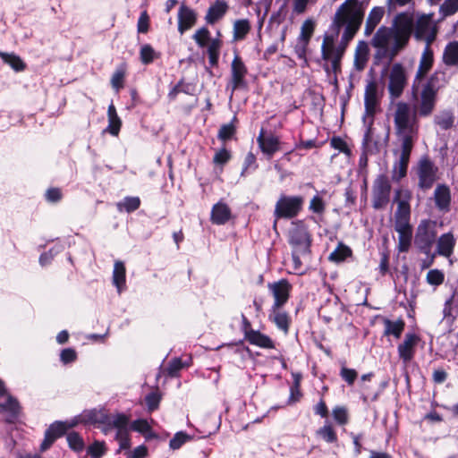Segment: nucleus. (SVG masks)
<instances>
[{
    "label": "nucleus",
    "mask_w": 458,
    "mask_h": 458,
    "mask_svg": "<svg viewBox=\"0 0 458 458\" xmlns=\"http://www.w3.org/2000/svg\"><path fill=\"white\" fill-rule=\"evenodd\" d=\"M67 442L69 446L75 452L82 451L84 448L83 439L76 432H72L67 435Z\"/></svg>",
    "instance_id": "obj_53"
},
{
    "label": "nucleus",
    "mask_w": 458,
    "mask_h": 458,
    "mask_svg": "<svg viewBox=\"0 0 458 458\" xmlns=\"http://www.w3.org/2000/svg\"><path fill=\"white\" fill-rule=\"evenodd\" d=\"M446 83L447 79L445 72L440 70H437L430 75L423 87L437 94V91L444 88Z\"/></svg>",
    "instance_id": "obj_34"
},
{
    "label": "nucleus",
    "mask_w": 458,
    "mask_h": 458,
    "mask_svg": "<svg viewBox=\"0 0 458 458\" xmlns=\"http://www.w3.org/2000/svg\"><path fill=\"white\" fill-rule=\"evenodd\" d=\"M106 453V445L104 442L95 441L88 448V454L93 458H99Z\"/></svg>",
    "instance_id": "obj_55"
},
{
    "label": "nucleus",
    "mask_w": 458,
    "mask_h": 458,
    "mask_svg": "<svg viewBox=\"0 0 458 458\" xmlns=\"http://www.w3.org/2000/svg\"><path fill=\"white\" fill-rule=\"evenodd\" d=\"M243 323L245 325V339L250 344L264 349H275V343L268 335L262 334L259 330L250 328V322L244 317Z\"/></svg>",
    "instance_id": "obj_19"
},
{
    "label": "nucleus",
    "mask_w": 458,
    "mask_h": 458,
    "mask_svg": "<svg viewBox=\"0 0 458 458\" xmlns=\"http://www.w3.org/2000/svg\"><path fill=\"white\" fill-rule=\"evenodd\" d=\"M442 62L449 67L458 69V41L449 42L444 48Z\"/></svg>",
    "instance_id": "obj_32"
},
{
    "label": "nucleus",
    "mask_w": 458,
    "mask_h": 458,
    "mask_svg": "<svg viewBox=\"0 0 458 458\" xmlns=\"http://www.w3.org/2000/svg\"><path fill=\"white\" fill-rule=\"evenodd\" d=\"M434 121L442 130H448L454 125V116L450 111H443L435 116Z\"/></svg>",
    "instance_id": "obj_44"
},
{
    "label": "nucleus",
    "mask_w": 458,
    "mask_h": 458,
    "mask_svg": "<svg viewBox=\"0 0 458 458\" xmlns=\"http://www.w3.org/2000/svg\"><path fill=\"white\" fill-rule=\"evenodd\" d=\"M436 102L437 93L423 87L420 94V99L418 101L416 109L417 114L420 116L430 115L435 109Z\"/></svg>",
    "instance_id": "obj_21"
},
{
    "label": "nucleus",
    "mask_w": 458,
    "mask_h": 458,
    "mask_svg": "<svg viewBox=\"0 0 458 458\" xmlns=\"http://www.w3.org/2000/svg\"><path fill=\"white\" fill-rule=\"evenodd\" d=\"M330 145L332 148L338 149L340 152L344 153L348 157L352 155L351 148L348 147L347 143L340 137H333L330 140Z\"/></svg>",
    "instance_id": "obj_54"
},
{
    "label": "nucleus",
    "mask_w": 458,
    "mask_h": 458,
    "mask_svg": "<svg viewBox=\"0 0 458 458\" xmlns=\"http://www.w3.org/2000/svg\"><path fill=\"white\" fill-rule=\"evenodd\" d=\"M369 48L366 41H359L354 53V67L357 71H362L369 61Z\"/></svg>",
    "instance_id": "obj_29"
},
{
    "label": "nucleus",
    "mask_w": 458,
    "mask_h": 458,
    "mask_svg": "<svg viewBox=\"0 0 458 458\" xmlns=\"http://www.w3.org/2000/svg\"><path fill=\"white\" fill-rule=\"evenodd\" d=\"M316 434L327 443H334L337 440L336 433L330 424H326L322 428H318Z\"/></svg>",
    "instance_id": "obj_48"
},
{
    "label": "nucleus",
    "mask_w": 458,
    "mask_h": 458,
    "mask_svg": "<svg viewBox=\"0 0 458 458\" xmlns=\"http://www.w3.org/2000/svg\"><path fill=\"white\" fill-rule=\"evenodd\" d=\"M140 206V199L139 197H126L116 204L117 209L120 212L125 211L127 213L137 210Z\"/></svg>",
    "instance_id": "obj_42"
},
{
    "label": "nucleus",
    "mask_w": 458,
    "mask_h": 458,
    "mask_svg": "<svg viewBox=\"0 0 458 458\" xmlns=\"http://www.w3.org/2000/svg\"><path fill=\"white\" fill-rule=\"evenodd\" d=\"M407 85V73L402 64H393L389 73L388 92L393 99L401 97Z\"/></svg>",
    "instance_id": "obj_14"
},
{
    "label": "nucleus",
    "mask_w": 458,
    "mask_h": 458,
    "mask_svg": "<svg viewBox=\"0 0 458 458\" xmlns=\"http://www.w3.org/2000/svg\"><path fill=\"white\" fill-rule=\"evenodd\" d=\"M420 342V338L415 334H406L402 344L398 345V354L400 359L408 363L411 361L415 354V349Z\"/></svg>",
    "instance_id": "obj_22"
},
{
    "label": "nucleus",
    "mask_w": 458,
    "mask_h": 458,
    "mask_svg": "<svg viewBox=\"0 0 458 458\" xmlns=\"http://www.w3.org/2000/svg\"><path fill=\"white\" fill-rule=\"evenodd\" d=\"M365 8L360 0H345L335 11L330 30L340 33L344 27V38H353L364 19Z\"/></svg>",
    "instance_id": "obj_6"
},
{
    "label": "nucleus",
    "mask_w": 458,
    "mask_h": 458,
    "mask_svg": "<svg viewBox=\"0 0 458 458\" xmlns=\"http://www.w3.org/2000/svg\"><path fill=\"white\" fill-rule=\"evenodd\" d=\"M196 21V12L184 4H181L178 11V31L180 34L182 35L186 30L192 28Z\"/></svg>",
    "instance_id": "obj_24"
},
{
    "label": "nucleus",
    "mask_w": 458,
    "mask_h": 458,
    "mask_svg": "<svg viewBox=\"0 0 458 458\" xmlns=\"http://www.w3.org/2000/svg\"><path fill=\"white\" fill-rule=\"evenodd\" d=\"M414 19L409 13L394 18L392 27H380L371 39L376 49L375 57L391 62L408 44L412 34Z\"/></svg>",
    "instance_id": "obj_1"
},
{
    "label": "nucleus",
    "mask_w": 458,
    "mask_h": 458,
    "mask_svg": "<svg viewBox=\"0 0 458 458\" xmlns=\"http://www.w3.org/2000/svg\"><path fill=\"white\" fill-rule=\"evenodd\" d=\"M412 33L417 40H423L426 46H431L437 34V27L433 21V14H418L414 16Z\"/></svg>",
    "instance_id": "obj_9"
},
{
    "label": "nucleus",
    "mask_w": 458,
    "mask_h": 458,
    "mask_svg": "<svg viewBox=\"0 0 458 458\" xmlns=\"http://www.w3.org/2000/svg\"><path fill=\"white\" fill-rule=\"evenodd\" d=\"M433 199L437 209L447 213L451 209V191L446 184H438L433 193Z\"/></svg>",
    "instance_id": "obj_23"
},
{
    "label": "nucleus",
    "mask_w": 458,
    "mask_h": 458,
    "mask_svg": "<svg viewBox=\"0 0 458 458\" xmlns=\"http://www.w3.org/2000/svg\"><path fill=\"white\" fill-rule=\"evenodd\" d=\"M458 11V0H446L440 7L444 16H450Z\"/></svg>",
    "instance_id": "obj_57"
},
{
    "label": "nucleus",
    "mask_w": 458,
    "mask_h": 458,
    "mask_svg": "<svg viewBox=\"0 0 458 458\" xmlns=\"http://www.w3.org/2000/svg\"><path fill=\"white\" fill-rule=\"evenodd\" d=\"M77 359V353L72 348L64 349L60 353V360L64 364H68L75 361Z\"/></svg>",
    "instance_id": "obj_64"
},
{
    "label": "nucleus",
    "mask_w": 458,
    "mask_h": 458,
    "mask_svg": "<svg viewBox=\"0 0 458 458\" xmlns=\"http://www.w3.org/2000/svg\"><path fill=\"white\" fill-rule=\"evenodd\" d=\"M383 91L379 90L378 84L375 80L367 82L364 90V107L362 122L366 128L363 136V145L367 146L374 138L373 124L375 115L380 111V101Z\"/></svg>",
    "instance_id": "obj_7"
},
{
    "label": "nucleus",
    "mask_w": 458,
    "mask_h": 458,
    "mask_svg": "<svg viewBox=\"0 0 458 458\" xmlns=\"http://www.w3.org/2000/svg\"><path fill=\"white\" fill-rule=\"evenodd\" d=\"M265 403H259V405H257V403H244L245 409L249 413H252L253 410H259L261 411V415H252L251 418L253 420V422H259L262 418L266 417L267 414H268L271 411H276L278 409V406H272L269 410H267V407H265Z\"/></svg>",
    "instance_id": "obj_39"
},
{
    "label": "nucleus",
    "mask_w": 458,
    "mask_h": 458,
    "mask_svg": "<svg viewBox=\"0 0 458 458\" xmlns=\"http://www.w3.org/2000/svg\"><path fill=\"white\" fill-rule=\"evenodd\" d=\"M333 417L335 420L340 425H344L348 421L347 411L341 406H337L334 409Z\"/></svg>",
    "instance_id": "obj_62"
},
{
    "label": "nucleus",
    "mask_w": 458,
    "mask_h": 458,
    "mask_svg": "<svg viewBox=\"0 0 458 458\" xmlns=\"http://www.w3.org/2000/svg\"><path fill=\"white\" fill-rule=\"evenodd\" d=\"M248 70L242 58L236 55H234L231 64V87L232 90L245 86V77Z\"/></svg>",
    "instance_id": "obj_20"
},
{
    "label": "nucleus",
    "mask_w": 458,
    "mask_h": 458,
    "mask_svg": "<svg viewBox=\"0 0 458 458\" xmlns=\"http://www.w3.org/2000/svg\"><path fill=\"white\" fill-rule=\"evenodd\" d=\"M189 436L183 432L176 433L170 440L169 445L172 449H179L184 443L189 440Z\"/></svg>",
    "instance_id": "obj_60"
},
{
    "label": "nucleus",
    "mask_w": 458,
    "mask_h": 458,
    "mask_svg": "<svg viewBox=\"0 0 458 458\" xmlns=\"http://www.w3.org/2000/svg\"><path fill=\"white\" fill-rule=\"evenodd\" d=\"M228 10V4L224 0H216L212 5L209 6L205 16V21L208 24H215L224 17Z\"/></svg>",
    "instance_id": "obj_27"
},
{
    "label": "nucleus",
    "mask_w": 458,
    "mask_h": 458,
    "mask_svg": "<svg viewBox=\"0 0 458 458\" xmlns=\"http://www.w3.org/2000/svg\"><path fill=\"white\" fill-rule=\"evenodd\" d=\"M456 240L453 233H443L437 241V252L440 256L449 258L454 253Z\"/></svg>",
    "instance_id": "obj_26"
},
{
    "label": "nucleus",
    "mask_w": 458,
    "mask_h": 458,
    "mask_svg": "<svg viewBox=\"0 0 458 458\" xmlns=\"http://www.w3.org/2000/svg\"><path fill=\"white\" fill-rule=\"evenodd\" d=\"M445 274L439 269H430L426 276V281L428 284L435 287L439 286L444 283Z\"/></svg>",
    "instance_id": "obj_52"
},
{
    "label": "nucleus",
    "mask_w": 458,
    "mask_h": 458,
    "mask_svg": "<svg viewBox=\"0 0 458 458\" xmlns=\"http://www.w3.org/2000/svg\"><path fill=\"white\" fill-rule=\"evenodd\" d=\"M0 413L7 422H15L21 413L19 403H0Z\"/></svg>",
    "instance_id": "obj_35"
},
{
    "label": "nucleus",
    "mask_w": 458,
    "mask_h": 458,
    "mask_svg": "<svg viewBox=\"0 0 458 458\" xmlns=\"http://www.w3.org/2000/svg\"><path fill=\"white\" fill-rule=\"evenodd\" d=\"M231 158V154L226 148H221L216 152L213 162L216 165H224L226 164Z\"/></svg>",
    "instance_id": "obj_61"
},
{
    "label": "nucleus",
    "mask_w": 458,
    "mask_h": 458,
    "mask_svg": "<svg viewBox=\"0 0 458 458\" xmlns=\"http://www.w3.org/2000/svg\"><path fill=\"white\" fill-rule=\"evenodd\" d=\"M250 30L248 20H238L233 24V38L235 40L243 39Z\"/></svg>",
    "instance_id": "obj_46"
},
{
    "label": "nucleus",
    "mask_w": 458,
    "mask_h": 458,
    "mask_svg": "<svg viewBox=\"0 0 458 458\" xmlns=\"http://www.w3.org/2000/svg\"><path fill=\"white\" fill-rule=\"evenodd\" d=\"M0 56L4 63L8 64L15 71L20 72L25 69V64L18 55L0 52Z\"/></svg>",
    "instance_id": "obj_47"
},
{
    "label": "nucleus",
    "mask_w": 458,
    "mask_h": 458,
    "mask_svg": "<svg viewBox=\"0 0 458 458\" xmlns=\"http://www.w3.org/2000/svg\"><path fill=\"white\" fill-rule=\"evenodd\" d=\"M444 320L452 325L458 316V306L453 302H450L449 300H446L444 306Z\"/></svg>",
    "instance_id": "obj_50"
},
{
    "label": "nucleus",
    "mask_w": 458,
    "mask_h": 458,
    "mask_svg": "<svg viewBox=\"0 0 458 458\" xmlns=\"http://www.w3.org/2000/svg\"><path fill=\"white\" fill-rule=\"evenodd\" d=\"M315 30V22L311 19L303 21L301 27V32L297 38L295 53L300 59L306 60V54L310 40Z\"/></svg>",
    "instance_id": "obj_17"
},
{
    "label": "nucleus",
    "mask_w": 458,
    "mask_h": 458,
    "mask_svg": "<svg viewBox=\"0 0 458 458\" xmlns=\"http://www.w3.org/2000/svg\"><path fill=\"white\" fill-rule=\"evenodd\" d=\"M82 420L86 423L101 424L105 435L115 429L114 440L119 444L118 451L129 450L131 448L129 438V416L123 412L108 413L105 410L85 411Z\"/></svg>",
    "instance_id": "obj_2"
},
{
    "label": "nucleus",
    "mask_w": 458,
    "mask_h": 458,
    "mask_svg": "<svg viewBox=\"0 0 458 458\" xmlns=\"http://www.w3.org/2000/svg\"><path fill=\"white\" fill-rule=\"evenodd\" d=\"M391 184L388 178L384 175H378L373 184L372 189V207L375 209H383L386 207L390 199Z\"/></svg>",
    "instance_id": "obj_13"
},
{
    "label": "nucleus",
    "mask_w": 458,
    "mask_h": 458,
    "mask_svg": "<svg viewBox=\"0 0 458 458\" xmlns=\"http://www.w3.org/2000/svg\"><path fill=\"white\" fill-rule=\"evenodd\" d=\"M437 223L431 219H422L416 228L414 243L423 253H429L436 242Z\"/></svg>",
    "instance_id": "obj_8"
},
{
    "label": "nucleus",
    "mask_w": 458,
    "mask_h": 458,
    "mask_svg": "<svg viewBox=\"0 0 458 458\" xmlns=\"http://www.w3.org/2000/svg\"><path fill=\"white\" fill-rule=\"evenodd\" d=\"M412 192L406 188L395 190L394 201L397 204L394 215V228L398 233L397 249L407 252L412 241V225H411V200Z\"/></svg>",
    "instance_id": "obj_3"
},
{
    "label": "nucleus",
    "mask_w": 458,
    "mask_h": 458,
    "mask_svg": "<svg viewBox=\"0 0 458 458\" xmlns=\"http://www.w3.org/2000/svg\"><path fill=\"white\" fill-rule=\"evenodd\" d=\"M235 133V127L232 123L223 124L218 131V139L221 140H227Z\"/></svg>",
    "instance_id": "obj_59"
},
{
    "label": "nucleus",
    "mask_w": 458,
    "mask_h": 458,
    "mask_svg": "<svg viewBox=\"0 0 458 458\" xmlns=\"http://www.w3.org/2000/svg\"><path fill=\"white\" fill-rule=\"evenodd\" d=\"M126 269L122 261H115L113 271V284L116 286L118 293H121L125 286Z\"/></svg>",
    "instance_id": "obj_36"
},
{
    "label": "nucleus",
    "mask_w": 458,
    "mask_h": 458,
    "mask_svg": "<svg viewBox=\"0 0 458 458\" xmlns=\"http://www.w3.org/2000/svg\"><path fill=\"white\" fill-rule=\"evenodd\" d=\"M309 208L313 213L322 214L325 211L326 204L320 196L315 195L310 202Z\"/></svg>",
    "instance_id": "obj_56"
},
{
    "label": "nucleus",
    "mask_w": 458,
    "mask_h": 458,
    "mask_svg": "<svg viewBox=\"0 0 458 458\" xmlns=\"http://www.w3.org/2000/svg\"><path fill=\"white\" fill-rule=\"evenodd\" d=\"M303 203L301 196L281 195L276 204L274 216L277 219L295 217L301 210Z\"/></svg>",
    "instance_id": "obj_11"
},
{
    "label": "nucleus",
    "mask_w": 458,
    "mask_h": 458,
    "mask_svg": "<svg viewBox=\"0 0 458 458\" xmlns=\"http://www.w3.org/2000/svg\"><path fill=\"white\" fill-rule=\"evenodd\" d=\"M339 34L337 31L330 30L324 34L321 45V58L325 61L323 69L334 81H337V73L341 72L342 58L348 44L352 39L344 38V35L342 34L341 40L337 44Z\"/></svg>",
    "instance_id": "obj_5"
},
{
    "label": "nucleus",
    "mask_w": 458,
    "mask_h": 458,
    "mask_svg": "<svg viewBox=\"0 0 458 458\" xmlns=\"http://www.w3.org/2000/svg\"><path fill=\"white\" fill-rule=\"evenodd\" d=\"M71 427L72 425H69L67 422L55 421L48 427L46 432L55 440H56L57 438L64 436Z\"/></svg>",
    "instance_id": "obj_45"
},
{
    "label": "nucleus",
    "mask_w": 458,
    "mask_h": 458,
    "mask_svg": "<svg viewBox=\"0 0 458 458\" xmlns=\"http://www.w3.org/2000/svg\"><path fill=\"white\" fill-rule=\"evenodd\" d=\"M192 38L199 47H206L207 49L210 41L213 39L210 38V31L206 27L198 29L193 34Z\"/></svg>",
    "instance_id": "obj_43"
},
{
    "label": "nucleus",
    "mask_w": 458,
    "mask_h": 458,
    "mask_svg": "<svg viewBox=\"0 0 458 458\" xmlns=\"http://www.w3.org/2000/svg\"><path fill=\"white\" fill-rule=\"evenodd\" d=\"M129 416V432L131 430L139 432L144 436L146 439H151L156 437L155 433H153L151 429L150 424L147 420L139 419L131 422V416ZM129 438L131 439V435L129 434Z\"/></svg>",
    "instance_id": "obj_33"
},
{
    "label": "nucleus",
    "mask_w": 458,
    "mask_h": 458,
    "mask_svg": "<svg viewBox=\"0 0 458 458\" xmlns=\"http://www.w3.org/2000/svg\"><path fill=\"white\" fill-rule=\"evenodd\" d=\"M384 335H394L395 338H400L404 327L405 323L403 319H398L396 321H392L388 318L384 319Z\"/></svg>",
    "instance_id": "obj_38"
},
{
    "label": "nucleus",
    "mask_w": 458,
    "mask_h": 458,
    "mask_svg": "<svg viewBox=\"0 0 458 458\" xmlns=\"http://www.w3.org/2000/svg\"><path fill=\"white\" fill-rule=\"evenodd\" d=\"M140 56L141 63L144 64H148L152 63L156 58H157L158 55L156 53L154 48L149 44H145L140 47Z\"/></svg>",
    "instance_id": "obj_51"
},
{
    "label": "nucleus",
    "mask_w": 458,
    "mask_h": 458,
    "mask_svg": "<svg viewBox=\"0 0 458 458\" xmlns=\"http://www.w3.org/2000/svg\"><path fill=\"white\" fill-rule=\"evenodd\" d=\"M434 64V52L431 46H425L415 74L414 81H420L431 70Z\"/></svg>",
    "instance_id": "obj_25"
},
{
    "label": "nucleus",
    "mask_w": 458,
    "mask_h": 458,
    "mask_svg": "<svg viewBox=\"0 0 458 458\" xmlns=\"http://www.w3.org/2000/svg\"><path fill=\"white\" fill-rule=\"evenodd\" d=\"M125 73H126L125 65L120 66L114 72V74L111 78V85L116 91H119L121 89L123 88Z\"/></svg>",
    "instance_id": "obj_49"
},
{
    "label": "nucleus",
    "mask_w": 458,
    "mask_h": 458,
    "mask_svg": "<svg viewBox=\"0 0 458 458\" xmlns=\"http://www.w3.org/2000/svg\"><path fill=\"white\" fill-rule=\"evenodd\" d=\"M222 47V41L217 37L213 38L208 47V63L211 66H216L220 55V49Z\"/></svg>",
    "instance_id": "obj_40"
},
{
    "label": "nucleus",
    "mask_w": 458,
    "mask_h": 458,
    "mask_svg": "<svg viewBox=\"0 0 458 458\" xmlns=\"http://www.w3.org/2000/svg\"><path fill=\"white\" fill-rule=\"evenodd\" d=\"M108 116V126L106 131H108L112 135H118L121 126L122 121L116 113V109L113 104H110L107 110Z\"/></svg>",
    "instance_id": "obj_37"
},
{
    "label": "nucleus",
    "mask_w": 458,
    "mask_h": 458,
    "mask_svg": "<svg viewBox=\"0 0 458 458\" xmlns=\"http://www.w3.org/2000/svg\"><path fill=\"white\" fill-rule=\"evenodd\" d=\"M385 13L383 7L376 6L371 9L365 23L364 35L370 36L378 23L381 21Z\"/></svg>",
    "instance_id": "obj_31"
},
{
    "label": "nucleus",
    "mask_w": 458,
    "mask_h": 458,
    "mask_svg": "<svg viewBox=\"0 0 458 458\" xmlns=\"http://www.w3.org/2000/svg\"><path fill=\"white\" fill-rule=\"evenodd\" d=\"M268 318L276 324L278 329L284 334L288 333L291 320L288 314L281 310V308H271Z\"/></svg>",
    "instance_id": "obj_30"
},
{
    "label": "nucleus",
    "mask_w": 458,
    "mask_h": 458,
    "mask_svg": "<svg viewBox=\"0 0 458 458\" xmlns=\"http://www.w3.org/2000/svg\"><path fill=\"white\" fill-rule=\"evenodd\" d=\"M267 288L274 297L271 308H282L288 301L292 285L286 279L269 283Z\"/></svg>",
    "instance_id": "obj_16"
},
{
    "label": "nucleus",
    "mask_w": 458,
    "mask_h": 458,
    "mask_svg": "<svg viewBox=\"0 0 458 458\" xmlns=\"http://www.w3.org/2000/svg\"><path fill=\"white\" fill-rule=\"evenodd\" d=\"M289 243L297 252L310 253L311 239L307 226L301 221L293 223L289 231Z\"/></svg>",
    "instance_id": "obj_12"
},
{
    "label": "nucleus",
    "mask_w": 458,
    "mask_h": 458,
    "mask_svg": "<svg viewBox=\"0 0 458 458\" xmlns=\"http://www.w3.org/2000/svg\"><path fill=\"white\" fill-rule=\"evenodd\" d=\"M438 168L428 157L420 158L415 167V174L418 177V187L423 191L429 190L437 180Z\"/></svg>",
    "instance_id": "obj_10"
},
{
    "label": "nucleus",
    "mask_w": 458,
    "mask_h": 458,
    "mask_svg": "<svg viewBox=\"0 0 458 458\" xmlns=\"http://www.w3.org/2000/svg\"><path fill=\"white\" fill-rule=\"evenodd\" d=\"M231 218V209L225 202L215 204L211 210V221L216 225H225Z\"/></svg>",
    "instance_id": "obj_28"
},
{
    "label": "nucleus",
    "mask_w": 458,
    "mask_h": 458,
    "mask_svg": "<svg viewBox=\"0 0 458 458\" xmlns=\"http://www.w3.org/2000/svg\"><path fill=\"white\" fill-rule=\"evenodd\" d=\"M414 145L400 144L399 148L394 151L397 157L392 170L393 181L399 182L407 174L410 157Z\"/></svg>",
    "instance_id": "obj_15"
},
{
    "label": "nucleus",
    "mask_w": 458,
    "mask_h": 458,
    "mask_svg": "<svg viewBox=\"0 0 458 458\" xmlns=\"http://www.w3.org/2000/svg\"><path fill=\"white\" fill-rule=\"evenodd\" d=\"M183 368V364L179 358L173 359L166 367L167 374L171 377H175L178 372Z\"/></svg>",
    "instance_id": "obj_63"
},
{
    "label": "nucleus",
    "mask_w": 458,
    "mask_h": 458,
    "mask_svg": "<svg viewBox=\"0 0 458 458\" xmlns=\"http://www.w3.org/2000/svg\"><path fill=\"white\" fill-rule=\"evenodd\" d=\"M352 251L348 246L340 242L336 249L330 253L328 259L330 261L339 263L345 260L348 257L352 255Z\"/></svg>",
    "instance_id": "obj_41"
},
{
    "label": "nucleus",
    "mask_w": 458,
    "mask_h": 458,
    "mask_svg": "<svg viewBox=\"0 0 458 458\" xmlns=\"http://www.w3.org/2000/svg\"><path fill=\"white\" fill-rule=\"evenodd\" d=\"M257 142L262 153L269 158L280 150L279 138L272 133L267 134L264 128L260 129Z\"/></svg>",
    "instance_id": "obj_18"
},
{
    "label": "nucleus",
    "mask_w": 458,
    "mask_h": 458,
    "mask_svg": "<svg viewBox=\"0 0 458 458\" xmlns=\"http://www.w3.org/2000/svg\"><path fill=\"white\" fill-rule=\"evenodd\" d=\"M418 115L416 109L406 102L393 105L394 129L400 144L414 145L419 132Z\"/></svg>",
    "instance_id": "obj_4"
},
{
    "label": "nucleus",
    "mask_w": 458,
    "mask_h": 458,
    "mask_svg": "<svg viewBox=\"0 0 458 458\" xmlns=\"http://www.w3.org/2000/svg\"><path fill=\"white\" fill-rule=\"evenodd\" d=\"M149 21H150V18H149V15L148 14V12L143 11L140 15V18H139L138 23H137V30L139 33L145 34L148 31Z\"/></svg>",
    "instance_id": "obj_58"
}]
</instances>
